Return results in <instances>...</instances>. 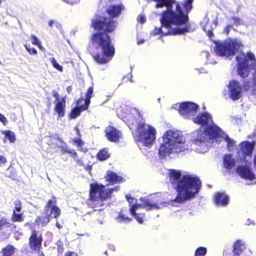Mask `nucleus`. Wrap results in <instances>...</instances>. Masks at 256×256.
<instances>
[{
  "label": "nucleus",
  "instance_id": "f257e3e1",
  "mask_svg": "<svg viewBox=\"0 0 256 256\" xmlns=\"http://www.w3.org/2000/svg\"><path fill=\"white\" fill-rule=\"evenodd\" d=\"M153 0L156 2V8L166 6V9L161 14V26L156 27L152 30V36L180 34L188 31L186 26L181 27L186 22L188 17L182 14L178 4L172 0Z\"/></svg>",
  "mask_w": 256,
  "mask_h": 256
},
{
  "label": "nucleus",
  "instance_id": "f03ea898",
  "mask_svg": "<svg viewBox=\"0 0 256 256\" xmlns=\"http://www.w3.org/2000/svg\"><path fill=\"white\" fill-rule=\"evenodd\" d=\"M92 25L95 30H98L92 36V42L98 46L102 52V54L94 56V58L100 64L106 63L114 56V48L106 32L114 30L116 28V22L110 18H100L93 20Z\"/></svg>",
  "mask_w": 256,
  "mask_h": 256
},
{
  "label": "nucleus",
  "instance_id": "7ed1b4c3",
  "mask_svg": "<svg viewBox=\"0 0 256 256\" xmlns=\"http://www.w3.org/2000/svg\"><path fill=\"white\" fill-rule=\"evenodd\" d=\"M170 179L176 190L178 195L173 202L183 203L196 197L201 189V182L196 176L171 170Z\"/></svg>",
  "mask_w": 256,
  "mask_h": 256
},
{
  "label": "nucleus",
  "instance_id": "20e7f679",
  "mask_svg": "<svg viewBox=\"0 0 256 256\" xmlns=\"http://www.w3.org/2000/svg\"><path fill=\"white\" fill-rule=\"evenodd\" d=\"M163 142L158 150L160 158H166L171 154H178L188 148L186 140L180 132L170 130L166 131L162 136Z\"/></svg>",
  "mask_w": 256,
  "mask_h": 256
},
{
  "label": "nucleus",
  "instance_id": "39448f33",
  "mask_svg": "<svg viewBox=\"0 0 256 256\" xmlns=\"http://www.w3.org/2000/svg\"><path fill=\"white\" fill-rule=\"evenodd\" d=\"M237 62V71L240 76L242 78L248 76L250 70H254L252 80L244 81L243 87L246 90L250 91L256 94V59L254 54L251 52L246 54L242 52L240 55L236 58Z\"/></svg>",
  "mask_w": 256,
  "mask_h": 256
},
{
  "label": "nucleus",
  "instance_id": "423d86ee",
  "mask_svg": "<svg viewBox=\"0 0 256 256\" xmlns=\"http://www.w3.org/2000/svg\"><path fill=\"white\" fill-rule=\"evenodd\" d=\"M157 195L152 196L150 198H140V201L142 204H137V200L131 198L129 196H126L127 200L130 204V212L136 220L140 224L143 222L142 218L144 216V213L140 212L141 208H144L146 210H158L164 206V203L160 202L156 200Z\"/></svg>",
  "mask_w": 256,
  "mask_h": 256
},
{
  "label": "nucleus",
  "instance_id": "0eeeda50",
  "mask_svg": "<svg viewBox=\"0 0 256 256\" xmlns=\"http://www.w3.org/2000/svg\"><path fill=\"white\" fill-rule=\"evenodd\" d=\"M222 132H214L210 128L207 130L200 128L192 134L191 141L192 143L198 146L196 150L198 152H206L208 147L210 146L214 138L220 136Z\"/></svg>",
  "mask_w": 256,
  "mask_h": 256
},
{
  "label": "nucleus",
  "instance_id": "6e6552de",
  "mask_svg": "<svg viewBox=\"0 0 256 256\" xmlns=\"http://www.w3.org/2000/svg\"><path fill=\"white\" fill-rule=\"evenodd\" d=\"M156 130L152 126L145 123L139 124L134 131L133 136L138 147L149 146L152 144L156 139Z\"/></svg>",
  "mask_w": 256,
  "mask_h": 256
},
{
  "label": "nucleus",
  "instance_id": "1a4fd4ad",
  "mask_svg": "<svg viewBox=\"0 0 256 256\" xmlns=\"http://www.w3.org/2000/svg\"><path fill=\"white\" fill-rule=\"evenodd\" d=\"M214 51L218 56H230L234 55L238 50L243 46L240 40L238 38H228L215 43Z\"/></svg>",
  "mask_w": 256,
  "mask_h": 256
},
{
  "label": "nucleus",
  "instance_id": "9d476101",
  "mask_svg": "<svg viewBox=\"0 0 256 256\" xmlns=\"http://www.w3.org/2000/svg\"><path fill=\"white\" fill-rule=\"evenodd\" d=\"M118 187L110 189H106L104 186L98 183H94L90 184V200L92 202H99L101 203L102 200L110 198L112 194L118 190Z\"/></svg>",
  "mask_w": 256,
  "mask_h": 256
},
{
  "label": "nucleus",
  "instance_id": "9b49d317",
  "mask_svg": "<svg viewBox=\"0 0 256 256\" xmlns=\"http://www.w3.org/2000/svg\"><path fill=\"white\" fill-rule=\"evenodd\" d=\"M192 121L198 124L201 125L200 128L207 130L210 128V130L214 132H222L221 129L215 124L211 116L206 112L200 113L196 117L192 118Z\"/></svg>",
  "mask_w": 256,
  "mask_h": 256
},
{
  "label": "nucleus",
  "instance_id": "f8f14e48",
  "mask_svg": "<svg viewBox=\"0 0 256 256\" xmlns=\"http://www.w3.org/2000/svg\"><path fill=\"white\" fill-rule=\"evenodd\" d=\"M242 87L241 84L236 80L230 82L227 90H224V94L228 96L233 100H237L242 96Z\"/></svg>",
  "mask_w": 256,
  "mask_h": 256
},
{
  "label": "nucleus",
  "instance_id": "ddd939ff",
  "mask_svg": "<svg viewBox=\"0 0 256 256\" xmlns=\"http://www.w3.org/2000/svg\"><path fill=\"white\" fill-rule=\"evenodd\" d=\"M198 106L192 102H184L179 106L178 112L184 118H190L192 120L197 112Z\"/></svg>",
  "mask_w": 256,
  "mask_h": 256
},
{
  "label": "nucleus",
  "instance_id": "4468645a",
  "mask_svg": "<svg viewBox=\"0 0 256 256\" xmlns=\"http://www.w3.org/2000/svg\"><path fill=\"white\" fill-rule=\"evenodd\" d=\"M250 163L246 162L244 164L238 166L236 168L237 174L242 178L245 180H252L254 178V174L252 171Z\"/></svg>",
  "mask_w": 256,
  "mask_h": 256
},
{
  "label": "nucleus",
  "instance_id": "2eb2a0df",
  "mask_svg": "<svg viewBox=\"0 0 256 256\" xmlns=\"http://www.w3.org/2000/svg\"><path fill=\"white\" fill-rule=\"evenodd\" d=\"M56 201L50 200L45 206L46 215L49 218H56L60 214V209L55 205Z\"/></svg>",
  "mask_w": 256,
  "mask_h": 256
},
{
  "label": "nucleus",
  "instance_id": "dca6fc26",
  "mask_svg": "<svg viewBox=\"0 0 256 256\" xmlns=\"http://www.w3.org/2000/svg\"><path fill=\"white\" fill-rule=\"evenodd\" d=\"M42 235L36 230L32 231L30 238V244L33 250H39L42 246Z\"/></svg>",
  "mask_w": 256,
  "mask_h": 256
},
{
  "label": "nucleus",
  "instance_id": "f3484780",
  "mask_svg": "<svg viewBox=\"0 0 256 256\" xmlns=\"http://www.w3.org/2000/svg\"><path fill=\"white\" fill-rule=\"evenodd\" d=\"M106 136L108 140L113 142H116L120 137V132L114 126H108L105 130Z\"/></svg>",
  "mask_w": 256,
  "mask_h": 256
},
{
  "label": "nucleus",
  "instance_id": "a211bd4d",
  "mask_svg": "<svg viewBox=\"0 0 256 256\" xmlns=\"http://www.w3.org/2000/svg\"><path fill=\"white\" fill-rule=\"evenodd\" d=\"M66 106V103L64 97L60 98V100L56 102L54 110L58 114V118H62L64 116Z\"/></svg>",
  "mask_w": 256,
  "mask_h": 256
},
{
  "label": "nucleus",
  "instance_id": "6ab92c4d",
  "mask_svg": "<svg viewBox=\"0 0 256 256\" xmlns=\"http://www.w3.org/2000/svg\"><path fill=\"white\" fill-rule=\"evenodd\" d=\"M228 196L224 192H218L215 194L214 202L216 205L225 206L228 204Z\"/></svg>",
  "mask_w": 256,
  "mask_h": 256
},
{
  "label": "nucleus",
  "instance_id": "aec40b11",
  "mask_svg": "<svg viewBox=\"0 0 256 256\" xmlns=\"http://www.w3.org/2000/svg\"><path fill=\"white\" fill-rule=\"evenodd\" d=\"M172 1L174 2L176 4H178V6L180 7V9L182 12V14L184 15H186L188 17V20H186V22L184 24L181 25V27H182V26L185 25V24L188 21V13L192 9V3L194 0H186L184 1V3L183 4V6H184V10L186 11V12H184V11L182 10V8L178 2H176L175 0H172Z\"/></svg>",
  "mask_w": 256,
  "mask_h": 256
},
{
  "label": "nucleus",
  "instance_id": "412c9836",
  "mask_svg": "<svg viewBox=\"0 0 256 256\" xmlns=\"http://www.w3.org/2000/svg\"><path fill=\"white\" fill-rule=\"evenodd\" d=\"M92 93L93 88L92 87H90L88 88V92L86 94V98L85 100H84V104H82V110H86L88 108V105L90 103V100L92 96ZM81 100L84 101V99L80 98L76 102L77 104H78Z\"/></svg>",
  "mask_w": 256,
  "mask_h": 256
},
{
  "label": "nucleus",
  "instance_id": "4be33fe9",
  "mask_svg": "<svg viewBox=\"0 0 256 256\" xmlns=\"http://www.w3.org/2000/svg\"><path fill=\"white\" fill-rule=\"evenodd\" d=\"M242 153L245 156H250L254 148L252 144L248 142H242L240 144Z\"/></svg>",
  "mask_w": 256,
  "mask_h": 256
},
{
  "label": "nucleus",
  "instance_id": "5701e85b",
  "mask_svg": "<svg viewBox=\"0 0 256 256\" xmlns=\"http://www.w3.org/2000/svg\"><path fill=\"white\" fill-rule=\"evenodd\" d=\"M122 9V6L121 5H112L110 6L106 10L108 14L112 17L118 16Z\"/></svg>",
  "mask_w": 256,
  "mask_h": 256
},
{
  "label": "nucleus",
  "instance_id": "b1692460",
  "mask_svg": "<svg viewBox=\"0 0 256 256\" xmlns=\"http://www.w3.org/2000/svg\"><path fill=\"white\" fill-rule=\"evenodd\" d=\"M106 180L110 184H114L118 182H120L122 180V178L114 172H109L106 176Z\"/></svg>",
  "mask_w": 256,
  "mask_h": 256
},
{
  "label": "nucleus",
  "instance_id": "393cba45",
  "mask_svg": "<svg viewBox=\"0 0 256 256\" xmlns=\"http://www.w3.org/2000/svg\"><path fill=\"white\" fill-rule=\"evenodd\" d=\"M56 138L60 143V144L58 145L57 146L62 149V152L63 153L67 152L68 154H70L74 156H76V152L74 150L70 149L67 146V144L61 138H60L58 136L56 137Z\"/></svg>",
  "mask_w": 256,
  "mask_h": 256
},
{
  "label": "nucleus",
  "instance_id": "a878e982",
  "mask_svg": "<svg viewBox=\"0 0 256 256\" xmlns=\"http://www.w3.org/2000/svg\"><path fill=\"white\" fill-rule=\"evenodd\" d=\"M224 166L226 169H231L234 165V160L230 154L224 156L223 160Z\"/></svg>",
  "mask_w": 256,
  "mask_h": 256
},
{
  "label": "nucleus",
  "instance_id": "bb28decb",
  "mask_svg": "<svg viewBox=\"0 0 256 256\" xmlns=\"http://www.w3.org/2000/svg\"><path fill=\"white\" fill-rule=\"evenodd\" d=\"M233 248L234 254L238 255L245 248L244 243L242 240H238L234 243Z\"/></svg>",
  "mask_w": 256,
  "mask_h": 256
},
{
  "label": "nucleus",
  "instance_id": "cd10ccee",
  "mask_svg": "<svg viewBox=\"0 0 256 256\" xmlns=\"http://www.w3.org/2000/svg\"><path fill=\"white\" fill-rule=\"evenodd\" d=\"M12 224L8 222L5 218L0 219V232H6L8 229L12 226Z\"/></svg>",
  "mask_w": 256,
  "mask_h": 256
},
{
  "label": "nucleus",
  "instance_id": "c85d7f7f",
  "mask_svg": "<svg viewBox=\"0 0 256 256\" xmlns=\"http://www.w3.org/2000/svg\"><path fill=\"white\" fill-rule=\"evenodd\" d=\"M23 220L22 211L18 212L17 210H13L12 216V220L13 222H21Z\"/></svg>",
  "mask_w": 256,
  "mask_h": 256
},
{
  "label": "nucleus",
  "instance_id": "c756f323",
  "mask_svg": "<svg viewBox=\"0 0 256 256\" xmlns=\"http://www.w3.org/2000/svg\"><path fill=\"white\" fill-rule=\"evenodd\" d=\"M218 137H222L224 138V140L227 142L228 148L230 150L232 148H233L234 146V140L230 139L228 136L225 134L222 131L220 136H218Z\"/></svg>",
  "mask_w": 256,
  "mask_h": 256
},
{
  "label": "nucleus",
  "instance_id": "7c9ffc66",
  "mask_svg": "<svg viewBox=\"0 0 256 256\" xmlns=\"http://www.w3.org/2000/svg\"><path fill=\"white\" fill-rule=\"evenodd\" d=\"M110 156V153L106 148H104L99 152L98 154V158L100 160H105Z\"/></svg>",
  "mask_w": 256,
  "mask_h": 256
},
{
  "label": "nucleus",
  "instance_id": "2f4dec72",
  "mask_svg": "<svg viewBox=\"0 0 256 256\" xmlns=\"http://www.w3.org/2000/svg\"><path fill=\"white\" fill-rule=\"evenodd\" d=\"M82 105L80 106H77L76 108H73L71 110L70 114V118H75L76 117L80 115V113L82 110H84L82 109Z\"/></svg>",
  "mask_w": 256,
  "mask_h": 256
},
{
  "label": "nucleus",
  "instance_id": "473e14b6",
  "mask_svg": "<svg viewBox=\"0 0 256 256\" xmlns=\"http://www.w3.org/2000/svg\"><path fill=\"white\" fill-rule=\"evenodd\" d=\"M14 252V248L12 246H8L2 250L3 256H11Z\"/></svg>",
  "mask_w": 256,
  "mask_h": 256
},
{
  "label": "nucleus",
  "instance_id": "72a5a7b5",
  "mask_svg": "<svg viewBox=\"0 0 256 256\" xmlns=\"http://www.w3.org/2000/svg\"><path fill=\"white\" fill-rule=\"evenodd\" d=\"M2 134H4L6 137L8 138L10 142H14L16 140V136L10 130H4L2 132Z\"/></svg>",
  "mask_w": 256,
  "mask_h": 256
},
{
  "label": "nucleus",
  "instance_id": "f704fd0d",
  "mask_svg": "<svg viewBox=\"0 0 256 256\" xmlns=\"http://www.w3.org/2000/svg\"><path fill=\"white\" fill-rule=\"evenodd\" d=\"M50 220V218L46 215L45 216L38 217L36 222L38 224H42V225H44L49 222Z\"/></svg>",
  "mask_w": 256,
  "mask_h": 256
},
{
  "label": "nucleus",
  "instance_id": "c9c22d12",
  "mask_svg": "<svg viewBox=\"0 0 256 256\" xmlns=\"http://www.w3.org/2000/svg\"><path fill=\"white\" fill-rule=\"evenodd\" d=\"M206 253V248L204 247H200L196 250L194 256H204Z\"/></svg>",
  "mask_w": 256,
  "mask_h": 256
},
{
  "label": "nucleus",
  "instance_id": "e433bc0d",
  "mask_svg": "<svg viewBox=\"0 0 256 256\" xmlns=\"http://www.w3.org/2000/svg\"><path fill=\"white\" fill-rule=\"evenodd\" d=\"M50 62H52V66L56 68L57 70H59L60 72H62V66H60L58 62H56V60L54 58H50Z\"/></svg>",
  "mask_w": 256,
  "mask_h": 256
},
{
  "label": "nucleus",
  "instance_id": "4c0bfd02",
  "mask_svg": "<svg viewBox=\"0 0 256 256\" xmlns=\"http://www.w3.org/2000/svg\"><path fill=\"white\" fill-rule=\"evenodd\" d=\"M14 210H17L18 212H21L22 210V205L21 202L19 200H16L14 203Z\"/></svg>",
  "mask_w": 256,
  "mask_h": 256
},
{
  "label": "nucleus",
  "instance_id": "58836bf2",
  "mask_svg": "<svg viewBox=\"0 0 256 256\" xmlns=\"http://www.w3.org/2000/svg\"><path fill=\"white\" fill-rule=\"evenodd\" d=\"M58 246V256L62 254L64 252V246L62 242L60 240L58 241L56 243Z\"/></svg>",
  "mask_w": 256,
  "mask_h": 256
},
{
  "label": "nucleus",
  "instance_id": "ea45409f",
  "mask_svg": "<svg viewBox=\"0 0 256 256\" xmlns=\"http://www.w3.org/2000/svg\"><path fill=\"white\" fill-rule=\"evenodd\" d=\"M116 220L118 222H121L123 221H130V219L128 217H125L122 214H120L118 217L116 218Z\"/></svg>",
  "mask_w": 256,
  "mask_h": 256
},
{
  "label": "nucleus",
  "instance_id": "a19ab883",
  "mask_svg": "<svg viewBox=\"0 0 256 256\" xmlns=\"http://www.w3.org/2000/svg\"><path fill=\"white\" fill-rule=\"evenodd\" d=\"M234 24L236 26L242 25L244 24V22L240 18L234 16L232 18Z\"/></svg>",
  "mask_w": 256,
  "mask_h": 256
},
{
  "label": "nucleus",
  "instance_id": "79ce46f5",
  "mask_svg": "<svg viewBox=\"0 0 256 256\" xmlns=\"http://www.w3.org/2000/svg\"><path fill=\"white\" fill-rule=\"evenodd\" d=\"M30 41L32 43L36 46H40V42L38 39L37 37L34 35L30 36Z\"/></svg>",
  "mask_w": 256,
  "mask_h": 256
},
{
  "label": "nucleus",
  "instance_id": "37998d69",
  "mask_svg": "<svg viewBox=\"0 0 256 256\" xmlns=\"http://www.w3.org/2000/svg\"><path fill=\"white\" fill-rule=\"evenodd\" d=\"M24 46L26 48V50L31 54H36L37 51L35 48H30V45H28L27 44H26L24 45Z\"/></svg>",
  "mask_w": 256,
  "mask_h": 256
},
{
  "label": "nucleus",
  "instance_id": "c03bdc74",
  "mask_svg": "<svg viewBox=\"0 0 256 256\" xmlns=\"http://www.w3.org/2000/svg\"><path fill=\"white\" fill-rule=\"evenodd\" d=\"M73 142L79 147L81 146L84 144L80 138H74L73 140Z\"/></svg>",
  "mask_w": 256,
  "mask_h": 256
},
{
  "label": "nucleus",
  "instance_id": "a18cd8bd",
  "mask_svg": "<svg viewBox=\"0 0 256 256\" xmlns=\"http://www.w3.org/2000/svg\"><path fill=\"white\" fill-rule=\"evenodd\" d=\"M0 122H1L4 125H6L8 123L7 118L2 114L0 113Z\"/></svg>",
  "mask_w": 256,
  "mask_h": 256
},
{
  "label": "nucleus",
  "instance_id": "49530a36",
  "mask_svg": "<svg viewBox=\"0 0 256 256\" xmlns=\"http://www.w3.org/2000/svg\"><path fill=\"white\" fill-rule=\"evenodd\" d=\"M52 94V96L56 98V102H58V100H60V98H59V94L56 90H53Z\"/></svg>",
  "mask_w": 256,
  "mask_h": 256
},
{
  "label": "nucleus",
  "instance_id": "de8ad7c7",
  "mask_svg": "<svg viewBox=\"0 0 256 256\" xmlns=\"http://www.w3.org/2000/svg\"><path fill=\"white\" fill-rule=\"evenodd\" d=\"M6 158L4 156L0 155V166H2V164L6 163Z\"/></svg>",
  "mask_w": 256,
  "mask_h": 256
},
{
  "label": "nucleus",
  "instance_id": "09e8293b",
  "mask_svg": "<svg viewBox=\"0 0 256 256\" xmlns=\"http://www.w3.org/2000/svg\"><path fill=\"white\" fill-rule=\"evenodd\" d=\"M138 20L140 22L144 24L146 22V18L144 16L140 15L138 18Z\"/></svg>",
  "mask_w": 256,
  "mask_h": 256
},
{
  "label": "nucleus",
  "instance_id": "8fccbe9b",
  "mask_svg": "<svg viewBox=\"0 0 256 256\" xmlns=\"http://www.w3.org/2000/svg\"><path fill=\"white\" fill-rule=\"evenodd\" d=\"M204 31L208 33V36L210 37L213 35V32H212V30H208L207 28V26H206L204 28Z\"/></svg>",
  "mask_w": 256,
  "mask_h": 256
},
{
  "label": "nucleus",
  "instance_id": "3c124183",
  "mask_svg": "<svg viewBox=\"0 0 256 256\" xmlns=\"http://www.w3.org/2000/svg\"><path fill=\"white\" fill-rule=\"evenodd\" d=\"M64 256H78L77 254L72 252H68L65 254Z\"/></svg>",
  "mask_w": 256,
  "mask_h": 256
},
{
  "label": "nucleus",
  "instance_id": "603ef678",
  "mask_svg": "<svg viewBox=\"0 0 256 256\" xmlns=\"http://www.w3.org/2000/svg\"><path fill=\"white\" fill-rule=\"evenodd\" d=\"M232 28V26L228 25L226 26V28L224 29V32L226 34L229 33V32L231 28Z\"/></svg>",
  "mask_w": 256,
  "mask_h": 256
},
{
  "label": "nucleus",
  "instance_id": "864d4df0",
  "mask_svg": "<svg viewBox=\"0 0 256 256\" xmlns=\"http://www.w3.org/2000/svg\"><path fill=\"white\" fill-rule=\"evenodd\" d=\"M144 42V40L143 39H140L138 40L137 43L138 44H142Z\"/></svg>",
  "mask_w": 256,
  "mask_h": 256
},
{
  "label": "nucleus",
  "instance_id": "5fc2aeb1",
  "mask_svg": "<svg viewBox=\"0 0 256 256\" xmlns=\"http://www.w3.org/2000/svg\"><path fill=\"white\" fill-rule=\"evenodd\" d=\"M74 130H75L76 132V134L78 136H80V132L79 130L78 129V128L76 126V127L74 128Z\"/></svg>",
  "mask_w": 256,
  "mask_h": 256
},
{
  "label": "nucleus",
  "instance_id": "6e6d98bb",
  "mask_svg": "<svg viewBox=\"0 0 256 256\" xmlns=\"http://www.w3.org/2000/svg\"><path fill=\"white\" fill-rule=\"evenodd\" d=\"M56 226L58 229L62 228V226L60 225L58 222H56Z\"/></svg>",
  "mask_w": 256,
  "mask_h": 256
},
{
  "label": "nucleus",
  "instance_id": "4d7b16f0",
  "mask_svg": "<svg viewBox=\"0 0 256 256\" xmlns=\"http://www.w3.org/2000/svg\"><path fill=\"white\" fill-rule=\"evenodd\" d=\"M54 23V21L52 20H50L49 22H48V25L49 26H52V24Z\"/></svg>",
  "mask_w": 256,
  "mask_h": 256
},
{
  "label": "nucleus",
  "instance_id": "13d9d810",
  "mask_svg": "<svg viewBox=\"0 0 256 256\" xmlns=\"http://www.w3.org/2000/svg\"><path fill=\"white\" fill-rule=\"evenodd\" d=\"M254 166L256 168V155L254 156Z\"/></svg>",
  "mask_w": 256,
  "mask_h": 256
},
{
  "label": "nucleus",
  "instance_id": "bf43d9fd",
  "mask_svg": "<svg viewBox=\"0 0 256 256\" xmlns=\"http://www.w3.org/2000/svg\"><path fill=\"white\" fill-rule=\"evenodd\" d=\"M98 222L100 224H103V222L102 220H97Z\"/></svg>",
  "mask_w": 256,
  "mask_h": 256
},
{
  "label": "nucleus",
  "instance_id": "052dcab7",
  "mask_svg": "<svg viewBox=\"0 0 256 256\" xmlns=\"http://www.w3.org/2000/svg\"><path fill=\"white\" fill-rule=\"evenodd\" d=\"M3 1L4 2L5 0H0V6H2Z\"/></svg>",
  "mask_w": 256,
  "mask_h": 256
},
{
  "label": "nucleus",
  "instance_id": "680f3d73",
  "mask_svg": "<svg viewBox=\"0 0 256 256\" xmlns=\"http://www.w3.org/2000/svg\"><path fill=\"white\" fill-rule=\"evenodd\" d=\"M40 49H42V46L41 44H40V46H37Z\"/></svg>",
  "mask_w": 256,
  "mask_h": 256
},
{
  "label": "nucleus",
  "instance_id": "e2e57ef3",
  "mask_svg": "<svg viewBox=\"0 0 256 256\" xmlns=\"http://www.w3.org/2000/svg\"><path fill=\"white\" fill-rule=\"evenodd\" d=\"M38 256H44L42 254H40Z\"/></svg>",
  "mask_w": 256,
  "mask_h": 256
},
{
  "label": "nucleus",
  "instance_id": "0e129e2a",
  "mask_svg": "<svg viewBox=\"0 0 256 256\" xmlns=\"http://www.w3.org/2000/svg\"><path fill=\"white\" fill-rule=\"evenodd\" d=\"M158 102H160V98H158Z\"/></svg>",
  "mask_w": 256,
  "mask_h": 256
},
{
  "label": "nucleus",
  "instance_id": "69168bd1",
  "mask_svg": "<svg viewBox=\"0 0 256 256\" xmlns=\"http://www.w3.org/2000/svg\"><path fill=\"white\" fill-rule=\"evenodd\" d=\"M70 88H68V90H70V89H69Z\"/></svg>",
  "mask_w": 256,
  "mask_h": 256
},
{
  "label": "nucleus",
  "instance_id": "338daca9",
  "mask_svg": "<svg viewBox=\"0 0 256 256\" xmlns=\"http://www.w3.org/2000/svg\"><path fill=\"white\" fill-rule=\"evenodd\" d=\"M70 88H68V90H70V89H69Z\"/></svg>",
  "mask_w": 256,
  "mask_h": 256
}]
</instances>
